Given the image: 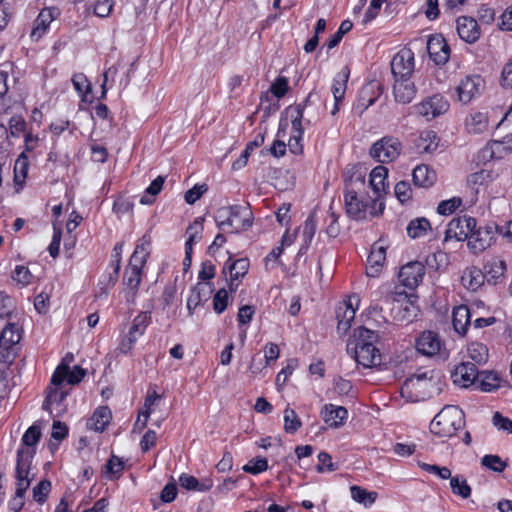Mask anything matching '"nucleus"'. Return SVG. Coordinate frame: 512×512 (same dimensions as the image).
Here are the masks:
<instances>
[{
  "label": "nucleus",
  "mask_w": 512,
  "mask_h": 512,
  "mask_svg": "<svg viewBox=\"0 0 512 512\" xmlns=\"http://www.w3.org/2000/svg\"><path fill=\"white\" fill-rule=\"evenodd\" d=\"M228 306V292L226 289H219L213 298V309L217 314H221Z\"/></svg>",
  "instance_id": "obj_63"
},
{
  "label": "nucleus",
  "mask_w": 512,
  "mask_h": 512,
  "mask_svg": "<svg viewBox=\"0 0 512 512\" xmlns=\"http://www.w3.org/2000/svg\"><path fill=\"white\" fill-rule=\"evenodd\" d=\"M476 219L470 216L453 218L446 229L445 239L455 238L458 241L469 240L470 235L476 228Z\"/></svg>",
  "instance_id": "obj_7"
},
{
  "label": "nucleus",
  "mask_w": 512,
  "mask_h": 512,
  "mask_svg": "<svg viewBox=\"0 0 512 512\" xmlns=\"http://www.w3.org/2000/svg\"><path fill=\"white\" fill-rule=\"evenodd\" d=\"M430 59L436 65H444L450 57V47L441 34L431 35L426 44Z\"/></svg>",
  "instance_id": "obj_13"
},
{
  "label": "nucleus",
  "mask_w": 512,
  "mask_h": 512,
  "mask_svg": "<svg viewBox=\"0 0 512 512\" xmlns=\"http://www.w3.org/2000/svg\"><path fill=\"white\" fill-rule=\"evenodd\" d=\"M347 352L355 359L357 364L364 368H373L381 364V354L375 345H353L347 343Z\"/></svg>",
  "instance_id": "obj_6"
},
{
  "label": "nucleus",
  "mask_w": 512,
  "mask_h": 512,
  "mask_svg": "<svg viewBox=\"0 0 512 512\" xmlns=\"http://www.w3.org/2000/svg\"><path fill=\"white\" fill-rule=\"evenodd\" d=\"M119 272L117 265H109L108 270L99 278L98 288L100 292L96 294L97 297L107 296L109 289L116 284Z\"/></svg>",
  "instance_id": "obj_33"
},
{
  "label": "nucleus",
  "mask_w": 512,
  "mask_h": 512,
  "mask_svg": "<svg viewBox=\"0 0 512 512\" xmlns=\"http://www.w3.org/2000/svg\"><path fill=\"white\" fill-rule=\"evenodd\" d=\"M467 276L469 278L467 286L470 290L473 291H476L478 288H480L484 283V279L486 278L485 274L480 269L475 267L471 268L467 272Z\"/></svg>",
  "instance_id": "obj_58"
},
{
  "label": "nucleus",
  "mask_w": 512,
  "mask_h": 512,
  "mask_svg": "<svg viewBox=\"0 0 512 512\" xmlns=\"http://www.w3.org/2000/svg\"><path fill=\"white\" fill-rule=\"evenodd\" d=\"M481 464L494 472H502L506 468V463L498 455H485Z\"/></svg>",
  "instance_id": "obj_57"
},
{
  "label": "nucleus",
  "mask_w": 512,
  "mask_h": 512,
  "mask_svg": "<svg viewBox=\"0 0 512 512\" xmlns=\"http://www.w3.org/2000/svg\"><path fill=\"white\" fill-rule=\"evenodd\" d=\"M111 419V411L106 406L98 407L89 420V427L97 432H102L109 424Z\"/></svg>",
  "instance_id": "obj_35"
},
{
  "label": "nucleus",
  "mask_w": 512,
  "mask_h": 512,
  "mask_svg": "<svg viewBox=\"0 0 512 512\" xmlns=\"http://www.w3.org/2000/svg\"><path fill=\"white\" fill-rule=\"evenodd\" d=\"M351 497L354 501L363 504L365 507L371 506L377 499V492L367 491L366 489L353 485L350 487Z\"/></svg>",
  "instance_id": "obj_45"
},
{
  "label": "nucleus",
  "mask_w": 512,
  "mask_h": 512,
  "mask_svg": "<svg viewBox=\"0 0 512 512\" xmlns=\"http://www.w3.org/2000/svg\"><path fill=\"white\" fill-rule=\"evenodd\" d=\"M253 213L249 205H230L217 210L215 221L217 226L225 230L230 227L231 232L238 233L247 230L253 224Z\"/></svg>",
  "instance_id": "obj_1"
},
{
  "label": "nucleus",
  "mask_w": 512,
  "mask_h": 512,
  "mask_svg": "<svg viewBox=\"0 0 512 512\" xmlns=\"http://www.w3.org/2000/svg\"><path fill=\"white\" fill-rule=\"evenodd\" d=\"M498 230L499 225L494 222L488 223L478 229L475 228L468 240V247L473 253L477 254L483 252L495 241Z\"/></svg>",
  "instance_id": "obj_5"
},
{
  "label": "nucleus",
  "mask_w": 512,
  "mask_h": 512,
  "mask_svg": "<svg viewBox=\"0 0 512 512\" xmlns=\"http://www.w3.org/2000/svg\"><path fill=\"white\" fill-rule=\"evenodd\" d=\"M161 396L155 391V390H149L147 393V396L145 398L144 407L139 412V417L137 422L135 423V427L138 426L140 417H144L143 422L140 425V429H143L147 425L148 418L152 411V406L156 403L157 400H159Z\"/></svg>",
  "instance_id": "obj_50"
},
{
  "label": "nucleus",
  "mask_w": 512,
  "mask_h": 512,
  "mask_svg": "<svg viewBox=\"0 0 512 512\" xmlns=\"http://www.w3.org/2000/svg\"><path fill=\"white\" fill-rule=\"evenodd\" d=\"M264 143V135L258 134L253 141H250L246 144L245 149L242 151L240 157L236 159L232 163V170H240L244 166H246L248 159L251 155V152L257 148L260 147Z\"/></svg>",
  "instance_id": "obj_39"
},
{
  "label": "nucleus",
  "mask_w": 512,
  "mask_h": 512,
  "mask_svg": "<svg viewBox=\"0 0 512 512\" xmlns=\"http://www.w3.org/2000/svg\"><path fill=\"white\" fill-rule=\"evenodd\" d=\"M442 346L443 343L438 334L430 330L422 332L415 341L417 352L426 357L438 355Z\"/></svg>",
  "instance_id": "obj_15"
},
{
  "label": "nucleus",
  "mask_w": 512,
  "mask_h": 512,
  "mask_svg": "<svg viewBox=\"0 0 512 512\" xmlns=\"http://www.w3.org/2000/svg\"><path fill=\"white\" fill-rule=\"evenodd\" d=\"M229 261L230 259L225 263L224 271L228 269L231 278L241 279L247 274L250 266L249 260L247 258H240L231 263Z\"/></svg>",
  "instance_id": "obj_47"
},
{
  "label": "nucleus",
  "mask_w": 512,
  "mask_h": 512,
  "mask_svg": "<svg viewBox=\"0 0 512 512\" xmlns=\"http://www.w3.org/2000/svg\"><path fill=\"white\" fill-rule=\"evenodd\" d=\"M379 340V335L377 332L367 329L365 327H358L354 330V340L349 341L348 343H353V345H361L366 346L375 345Z\"/></svg>",
  "instance_id": "obj_41"
},
{
  "label": "nucleus",
  "mask_w": 512,
  "mask_h": 512,
  "mask_svg": "<svg viewBox=\"0 0 512 512\" xmlns=\"http://www.w3.org/2000/svg\"><path fill=\"white\" fill-rule=\"evenodd\" d=\"M214 288L210 282H199L191 289V293L188 298H190V303L197 304L198 306L207 301L210 298Z\"/></svg>",
  "instance_id": "obj_38"
},
{
  "label": "nucleus",
  "mask_w": 512,
  "mask_h": 512,
  "mask_svg": "<svg viewBox=\"0 0 512 512\" xmlns=\"http://www.w3.org/2000/svg\"><path fill=\"white\" fill-rule=\"evenodd\" d=\"M499 84L504 89H512V57L502 67Z\"/></svg>",
  "instance_id": "obj_62"
},
{
  "label": "nucleus",
  "mask_w": 512,
  "mask_h": 512,
  "mask_svg": "<svg viewBox=\"0 0 512 512\" xmlns=\"http://www.w3.org/2000/svg\"><path fill=\"white\" fill-rule=\"evenodd\" d=\"M348 78L349 70L347 67H344L342 71L335 76L331 90L336 102H341L344 98Z\"/></svg>",
  "instance_id": "obj_44"
},
{
  "label": "nucleus",
  "mask_w": 512,
  "mask_h": 512,
  "mask_svg": "<svg viewBox=\"0 0 512 512\" xmlns=\"http://www.w3.org/2000/svg\"><path fill=\"white\" fill-rule=\"evenodd\" d=\"M393 93L397 102L407 104L415 97L416 87L410 78L395 79Z\"/></svg>",
  "instance_id": "obj_22"
},
{
  "label": "nucleus",
  "mask_w": 512,
  "mask_h": 512,
  "mask_svg": "<svg viewBox=\"0 0 512 512\" xmlns=\"http://www.w3.org/2000/svg\"><path fill=\"white\" fill-rule=\"evenodd\" d=\"M462 204L461 198H451L449 200L441 201L437 207V211L441 215L452 214Z\"/></svg>",
  "instance_id": "obj_64"
},
{
  "label": "nucleus",
  "mask_w": 512,
  "mask_h": 512,
  "mask_svg": "<svg viewBox=\"0 0 512 512\" xmlns=\"http://www.w3.org/2000/svg\"><path fill=\"white\" fill-rule=\"evenodd\" d=\"M124 469V462L117 456L112 455L105 465V472L110 479L118 478Z\"/></svg>",
  "instance_id": "obj_55"
},
{
  "label": "nucleus",
  "mask_w": 512,
  "mask_h": 512,
  "mask_svg": "<svg viewBox=\"0 0 512 512\" xmlns=\"http://www.w3.org/2000/svg\"><path fill=\"white\" fill-rule=\"evenodd\" d=\"M414 108L419 115L430 120L447 112L449 103L442 95L435 94L415 105Z\"/></svg>",
  "instance_id": "obj_8"
},
{
  "label": "nucleus",
  "mask_w": 512,
  "mask_h": 512,
  "mask_svg": "<svg viewBox=\"0 0 512 512\" xmlns=\"http://www.w3.org/2000/svg\"><path fill=\"white\" fill-rule=\"evenodd\" d=\"M268 468V462L266 458L257 457L250 460L244 467L243 470L247 473L257 475L264 472Z\"/></svg>",
  "instance_id": "obj_60"
},
{
  "label": "nucleus",
  "mask_w": 512,
  "mask_h": 512,
  "mask_svg": "<svg viewBox=\"0 0 512 512\" xmlns=\"http://www.w3.org/2000/svg\"><path fill=\"white\" fill-rule=\"evenodd\" d=\"M468 357L473 361L472 364L483 365L488 361L489 352L486 345L479 342H473L467 348Z\"/></svg>",
  "instance_id": "obj_43"
},
{
  "label": "nucleus",
  "mask_w": 512,
  "mask_h": 512,
  "mask_svg": "<svg viewBox=\"0 0 512 512\" xmlns=\"http://www.w3.org/2000/svg\"><path fill=\"white\" fill-rule=\"evenodd\" d=\"M484 270L487 281L496 284L498 280L504 276L506 263L501 259L493 258L485 264Z\"/></svg>",
  "instance_id": "obj_36"
},
{
  "label": "nucleus",
  "mask_w": 512,
  "mask_h": 512,
  "mask_svg": "<svg viewBox=\"0 0 512 512\" xmlns=\"http://www.w3.org/2000/svg\"><path fill=\"white\" fill-rule=\"evenodd\" d=\"M144 265L145 264L129 260V265L125 270L124 283L133 291V295L141 283L142 267Z\"/></svg>",
  "instance_id": "obj_32"
},
{
  "label": "nucleus",
  "mask_w": 512,
  "mask_h": 512,
  "mask_svg": "<svg viewBox=\"0 0 512 512\" xmlns=\"http://www.w3.org/2000/svg\"><path fill=\"white\" fill-rule=\"evenodd\" d=\"M479 373L477 366L467 361L457 365L451 373V377L456 385L467 388L477 383Z\"/></svg>",
  "instance_id": "obj_18"
},
{
  "label": "nucleus",
  "mask_w": 512,
  "mask_h": 512,
  "mask_svg": "<svg viewBox=\"0 0 512 512\" xmlns=\"http://www.w3.org/2000/svg\"><path fill=\"white\" fill-rule=\"evenodd\" d=\"M203 231V219L198 217L194 222L188 226L186 234L188 235L187 241L195 243L201 239Z\"/></svg>",
  "instance_id": "obj_61"
},
{
  "label": "nucleus",
  "mask_w": 512,
  "mask_h": 512,
  "mask_svg": "<svg viewBox=\"0 0 512 512\" xmlns=\"http://www.w3.org/2000/svg\"><path fill=\"white\" fill-rule=\"evenodd\" d=\"M387 175L388 170L384 166H377L370 173V186L378 196H381V193L385 191Z\"/></svg>",
  "instance_id": "obj_42"
},
{
  "label": "nucleus",
  "mask_w": 512,
  "mask_h": 512,
  "mask_svg": "<svg viewBox=\"0 0 512 512\" xmlns=\"http://www.w3.org/2000/svg\"><path fill=\"white\" fill-rule=\"evenodd\" d=\"M414 71V53L403 49L396 53L391 61V72L395 79L410 78Z\"/></svg>",
  "instance_id": "obj_10"
},
{
  "label": "nucleus",
  "mask_w": 512,
  "mask_h": 512,
  "mask_svg": "<svg viewBox=\"0 0 512 512\" xmlns=\"http://www.w3.org/2000/svg\"><path fill=\"white\" fill-rule=\"evenodd\" d=\"M464 424V412L458 406L447 405L431 421L430 431L440 437H451Z\"/></svg>",
  "instance_id": "obj_2"
},
{
  "label": "nucleus",
  "mask_w": 512,
  "mask_h": 512,
  "mask_svg": "<svg viewBox=\"0 0 512 512\" xmlns=\"http://www.w3.org/2000/svg\"><path fill=\"white\" fill-rule=\"evenodd\" d=\"M151 239L148 234L143 235V237L139 240L138 244L135 247L133 254L130 257L131 261L145 264L146 259L149 255Z\"/></svg>",
  "instance_id": "obj_49"
},
{
  "label": "nucleus",
  "mask_w": 512,
  "mask_h": 512,
  "mask_svg": "<svg viewBox=\"0 0 512 512\" xmlns=\"http://www.w3.org/2000/svg\"><path fill=\"white\" fill-rule=\"evenodd\" d=\"M484 86V80L479 76H466L457 86L459 100L467 104L480 94Z\"/></svg>",
  "instance_id": "obj_17"
},
{
  "label": "nucleus",
  "mask_w": 512,
  "mask_h": 512,
  "mask_svg": "<svg viewBox=\"0 0 512 512\" xmlns=\"http://www.w3.org/2000/svg\"><path fill=\"white\" fill-rule=\"evenodd\" d=\"M348 411L343 406L326 404L321 410V417L324 422L333 428L342 426L347 419Z\"/></svg>",
  "instance_id": "obj_21"
},
{
  "label": "nucleus",
  "mask_w": 512,
  "mask_h": 512,
  "mask_svg": "<svg viewBox=\"0 0 512 512\" xmlns=\"http://www.w3.org/2000/svg\"><path fill=\"white\" fill-rule=\"evenodd\" d=\"M439 139L432 130H425L415 140V148L419 154H431L438 148Z\"/></svg>",
  "instance_id": "obj_24"
},
{
  "label": "nucleus",
  "mask_w": 512,
  "mask_h": 512,
  "mask_svg": "<svg viewBox=\"0 0 512 512\" xmlns=\"http://www.w3.org/2000/svg\"><path fill=\"white\" fill-rule=\"evenodd\" d=\"M430 229V222L424 217L411 220L406 228L408 236L413 239L424 236Z\"/></svg>",
  "instance_id": "obj_48"
},
{
  "label": "nucleus",
  "mask_w": 512,
  "mask_h": 512,
  "mask_svg": "<svg viewBox=\"0 0 512 512\" xmlns=\"http://www.w3.org/2000/svg\"><path fill=\"white\" fill-rule=\"evenodd\" d=\"M457 33L467 43H474L480 37V29L475 19L462 16L457 19Z\"/></svg>",
  "instance_id": "obj_20"
},
{
  "label": "nucleus",
  "mask_w": 512,
  "mask_h": 512,
  "mask_svg": "<svg viewBox=\"0 0 512 512\" xmlns=\"http://www.w3.org/2000/svg\"><path fill=\"white\" fill-rule=\"evenodd\" d=\"M477 383L482 391L490 392L499 388V377L489 371H480Z\"/></svg>",
  "instance_id": "obj_51"
},
{
  "label": "nucleus",
  "mask_w": 512,
  "mask_h": 512,
  "mask_svg": "<svg viewBox=\"0 0 512 512\" xmlns=\"http://www.w3.org/2000/svg\"><path fill=\"white\" fill-rule=\"evenodd\" d=\"M41 437V430L38 426L32 425L30 426L24 435L22 436L21 442L22 445L20 448H23L25 450L32 451L33 454L35 453L34 449H30V447L35 446Z\"/></svg>",
  "instance_id": "obj_53"
},
{
  "label": "nucleus",
  "mask_w": 512,
  "mask_h": 512,
  "mask_svg": "<svg viewBox=\"0 0 512 512\" xmlns=\"http://www.w3.org/2000/svg\"><path fill=\"white\" fill-rule=\"evenodd\" d=\"M488 116L483 112L471 113L465 121L466 129L469 133L482 134L488 129Z\"/></svg>",
  "instance_id": "obj_31"
},
{
  "label": "nucleus",
  "mask_w": 512,
  "mask_h": 512,
  "mask_svg": "<svg viewBox=\"0 0 512 512\" xmlns=\"http://www.w3.org/2000/svg\"><path fill=\"white\" fill-rule=\"evenodd\" d=\"M67 397V392L60 389V386L49 388L48 394L43 402L42 408L46 411L56 409L58 412L64 410L63 402Z\"/></svg>",
  "instance_id": "obj_28"
},
{
  "label": "nucleus",
  "mask_w": 512,
  "mask_h": 512,
  "mask_svg": "<svg viewBox=\"0 0 512 512\" xmlns=\"http://www.w3.org/2000/svg\"><path fill=\"white\" fill-rule=\"evenodd\" d=\"M20 339V327L15 323L7 321L0 333V347L3 349H10L19 343Z\"/></svg>",
  "instance_id": "obj_25"
},
{
  "label": "nucleus",
  "mask_w": 512,
  "mask_h": 512,
  "mask_svg": "<svg viewBox=\"0 0 512 512\" xmlns=\"http://www.w3.org/2000/svg\"><path fill=\"white\" fill-rule=\"evenodd\" d=\"M180 486L186 490L192 491H208L213 486V482L211 479H205L202 482H199L197 478L192 475L183 473L179 477Z\"/></svg>",
  "instance_id": "obj_37"
},
{
  "label": "nucleus",
  "mask_w": 512,
  "mask_h": 512,
  "mask_svg": "<svg viewBox=\"0 0 512 512\" xmlns=\"http://www.w3.org/2000/svg\"><path fill=\"white\" fill-rule=\"evenodd\" d=\"M55 12L56 10L54 8H45L39 13L35 20V27L31 32V37L38 39L44 34L54 19Z\"/></svg>",
  "instance_id": "obj_34"
},
{
  "label": "nucleus",
  "mask_w": 512,
  "mask_h": 512,
  "mask_svg": "<svg viewBox=\"0 0 512 512\" xmlns=\"http://www.w3.org/2000/svg\"><path fill=\"white\" fill-rule=\"evenodd\" d=\"M33 457V452L29 450H25L23 448H19L17 451V463H16V478H17V488H16V496H24L26 490L28 489L30 482L27 478L28 476V468L30 465V459Z\"/></svg>",
  "instance_id": "obj_11"
},
{
  "label": "nucleus",
  "mask_w": 512,
  "mask_h": 512,
  "mask_svg": "<svg viewBox=\"0 0 512 512\" xmlns=\"http://www.w3.org/2000/svg\"><path fill=\"white\" fill-rule=\"evenodd\" d=\"M471 323L470 310L465 305L457 306L452 312V325L459 335L464 336Z\"/></svg>",
  "instance_id": "obj_26"
},
{
  "label": "nucleus",
  "mask_w": 512,
  "mask_h": 512,
  "mask_svg": "<svg viewBox=\"0 0 512 512\" xmlns=\"http://www.w3.org/2000/svg\"><path fill=\"white\" fill-rule=\"evenodd\" d=\"M319 98V94L315 90H312L306 97L304 103L298 104L296 106L297 115L292 119L293 133L288 142L289 150L293 154H300L302 153L303 150L301 140L304 132L302 129L301 121L303 118L304 110L310 103H313L315 100H318Z\"/></svg>",
  "instance_id": "obj_3"
},
{
  "label": "nucleus",
  "mask_w": 512,
  "mask_h": 512,
  "mask_svg": "<svg viewBox=\"0 0 512 512\" xmlns=\"http://www.w3.org/2000/svg\"><path fill=\"white\" fill-rule=\"evenodd\" d=\"M317 229L316 220L314 218V215L311 214L308 216V218L304 222L303 231H302V237H303V243L299 249L298 254L302 255L305 254L311 245V242L314 238L315 232Z\"/></svg>",
  "instance_id": "obj_40"
},
{
  "label": "nucleus",
  "mask_w": 512,
  "mask_h": 512,
  "mask_svg": "<svg viewBox=\"0 0 512 512\" xmlns=\"http://www.w3.org/2000/svg\"><path fill=\"white\" fill-rule=\"evenodd\" d=\"M413 182L418 187L428 188L432 186L436 180L434 170L430 169L427 165H418L413 170Z\"/></svg>",
  "instance_id": "obj_30"
},
{
  "label": "nucleus",
  "mask_w": 512,
  "mask_h": 512,
  "mask_svg": "<svg viewBox=\"0 0 512 512\" xmlns=\"http://www.w3.org/2000/svg\"><path fill=\"white\" fill-rule=\"evenodd\" d=\"M492 181L493 173L485 169L475 172L468 177V183L473 186H485Z\"/></svg>",
  "instance_id": "obj_56"
},
{
  "label": "nucleus",
  "mask_w": 512,
  "mask_h": 512,
  "mask_svg": "<svg viewBox=\"0 0 512 512\" xmlns=\"http://www.w3.org/2000/svg\"><path fill=\"white\" fill-rule=\"evenodd\" d=\"M344 202L346 213L351 219L361 221L367 218L368 201L360 199L356 191L346 187Z\"/></svg>",
  "instance_id": "obj_14"
},
{
  "label": "nucleus",
  "mask_w": 512,
  "mask_h": 512,
  "mask_svg": "<svg viewBox=\"0 0 512 512\" xmlns=\"http://www.w3.org/2000/svg\"><path fill=\"white\" fill-rule=\"evenodd\" d=\"M149 322L150 316L147 313H140L133 319L128 335L119 345V351L122 354H127L132 350L138 338L144 334Z\"/></svg>",
  "instance_id": "obj_9"
},
{
  "label": "nucleus",
  "mask_w": 512,
  "mask_h": 512,
  "mask_svg": "<svg viewBox=\"0 0 512 512\" xmlns=\"http://www.w3.org/2000/svg\"><path fill=\"white\" fill-rule=\"evenodd\" d=\"M356 309L352 303H344L336 310L337 330L339 333H346L350 328L351 322L354 320Z\"/></svg>",
  "instance_id": "obj_27"
},
{
  "label": "nucleus",
  "mask_w": 512,
  "mask_h": 512,
  "mask_svg": "<svg viewBox=\"0 0 512 512\" xmlns=\"http://www.w3.org/2000/svg\"><path fill=\"white\" fill-rule=\"evenodd\" d=\"M433 371H424L408 377L401 386V395L412 401L418 400V395H413L415 385L427 384L432 378Z\"/></svg>",
  "instance_id": "obj_23"
},
{
  "label": "nucleus",
  "mask_w": 512,
  "mask_h": 512,
  "mask_svg": "<svg viewBox=\"0 0 512 512\" xmlns=\"http://www.w3.org/2000/svg\"><path fill=\"white\" fill-rule=\"evenodd\" d=\"M85 375L86 371L80 366L76 365L70 370L68 365L61 363L57 366L51 377V384L61 386L66 380L68 384L75 385L80 383Z\"/></svg>",
  "instance_id": "obj_16"
},
{
  "label": "nucleus",
  "mask_w": 512,
  "mask_h": 512,
  "mask_svg": "<svg viewBox=\"0 0 512 512\" xmlns=\"http://www.w3.org/2000/svg\"><path fill=\"white\" fill-rule=\"evenodd\" d=\"M165 182V177L158 176L155 178L151 184L146 188L144 194L140 198V203L143 205H151L155 201V197L162 190L163 184Z\"/></svg>",
  "instance_id": "obj_46"
},
{
  "label": "nucleus",
  "mask_w": 512,
  "mask_h": 512,
  "mask_svg": "<svg viewBox=\"0 0 512 512\" xmlns=\"http://www.w3.org/2000/svg\"><path fill=\"white\" fill-rule=\"evenodd\" d=\"M377 88L378 85L374 83H369L361 88L353 107L355 113L362 115L370 106L375 103L379 97Z\"/></svg>",
  "instance_id": "obj_19"
},
{
  "label": "nucleus",
  "mask_w": 512,
  "mask_h": 512,
  "mask_svg": "<svg viewBox=\"0 0 512 512\" xmlns=\"http://www.w3.org/2000/svg\"><path fill=\"white\" fill-rule=\"evenodd\" d=\"M450 488L453 494L467 499L471 495V487L468 485L466 479L461 475H455L451 478Z\"/></svg>",
  "instance_id": "obj_52"
},
{
  "label": "nucleus",
  "mask_w": 512,
  "mask_h": 512,
  "mask_svg": "<svg viewBox=\"0 0 512 512\" xmlns=\"http://www.w3.org/2000/svg\"><path fill=\"white\" fill-rule=\"evenodd\" d=\"M425 274V266L422 262L411 261L403 265L399 271V282L409 288H416L422 281Z\"/></svg>",
  "instance_id": "obj_12"
},
{
  "label": "nucleus",
  "mask_w": 512,
  "mask_h": 512,
  "mask_svg": "<svg viewBox=\"0 0 512 512\" xmlns=\"http://www.w3.org/2000/svg\"><path fill=\"white\" fill-rule=\"evenodd\" d=\"M301 427V421L293 409L284 411V429L287 433H295Z\"/></svg>",
  "instance_id": "obj_54"
},
{
  "label": "nucleus",
  "mask_w": 512,
  "mask_h": 512,
  "mask_svg": "<svg viewBox=\"0 0 512 512\" xmlns=\"http://www.w3.org/2000/svg\"><path fill=\"white\" fill-rule=\"evenodd\" d=\"M50 490H51V482L49 480L40 481L33 488L34 500L40 504L44 503L48 494L50 493Z\"/></svg>",
  "instance_id": "obj_59"
},
{
  "label": "nucleus",
  "mask_w": 512,
  "mask_h": 512,
  "mask_svg": "<svg viewBox=\"0 0 512 512\" xmlns=\"http://www.w3.org/2000/svg\"><path fill=\"white\" fill-rule=\"evenodd\" d=\"M385 259L386 249L383 246L374 244L367 258V262L369 264V267L367 268V275L375 277L380 271Z\"/></svg>",
  "instance_id": "obj_29"
},
{
  "label": "nucleus",
  "mask_w": 512,
  "mask_h": 512,
  "mask_svg": "<svg viewBox=\"0 0 512 512\" xmlns=\"http://www.w3.org/2000/svg\"><path fill=\"white\" fill-rule=\"evenodd\" d=\"M401 149V142L397 138L383 137L373 144L370 155L378 162L388 163L398 158Z\"/></svg>",
  "instance_id": "obj_4"
}]
</instances>
